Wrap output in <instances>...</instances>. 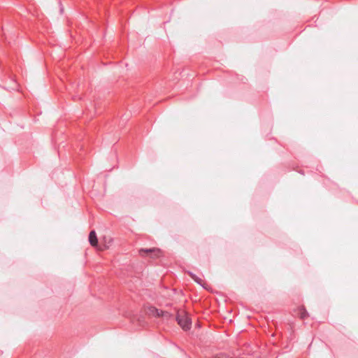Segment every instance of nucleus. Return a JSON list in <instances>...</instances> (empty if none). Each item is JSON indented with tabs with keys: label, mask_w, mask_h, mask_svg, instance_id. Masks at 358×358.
Instances as JSON below:
<instances>
[{
	"label": "nucleus",
	"mask_w": 358,
	"mask_h": 358,
	"mask_svg": "<svg viewBox=\"0 0 358 358\" xmlns=\"http://www.w3.org/2000/svg\"><path fill=\"white\" fill-rule=\"evenodd\" d=\"M299 314L300 315V317L303 320L306 318L308 316V313L304 307H301L299 309Z\"/></svg>",
	"instance_id": "423d86ee"
},
{
	"label": "nucleus",
	"mask_w": 358,
	"mask_h": 358,
	"mask_svg": "<svg viewBox=\"0 0 358 358\" xmlns=\"http://www.w3.org/2000/svg\"><path fill=\"white\" fill-rule=\"evenodd\" d=\"M139 255L143 257H150L151 258H157L162 255V250L157 248H141L138 250Z\"/></svg>",
	"instance_id": "f03ea898"
},
{
	"label": "nucleus",
	"mask_w": 358,
	"mask_h": 358,
	"mask_svg": "<svg viewBox=\"0 0 358 358\" xmlns=\"http://www.w3.org/2000/svg\"><path fill=\"white\" fill-rule=\"evenodd\" d=\"M89 242L92 246H96L98 244V239L94 230L90 232L89 234Z\"/></svg>",
	"instance_id": "20e7f679"
},
{
	"label": "nucleus",
	"mask_w": 358,
	"mask_h": 358,
	"mask_svg": "<svg viewBox=\"0 0 358 358\" xmlns=\"http://www.w3.org/2000/svg\"><path fill=\"white\" fill-rule=\"evenodd\" d=\"M148 310L150 315L157 317H162L164 320H168L173 317V315L171 313L167 311L157 309V308L153 306L150 307Z\"/></svg>",
	"instance_id": "7ed1b4c3"
},
{
	"label": "nucleus",
	"mask_w": 358,
	"mask_h": 358,
	"mask_svg": "<svg viewBox=\"0 0 358 358\" xmlns=\"http://www.w3.org/2000/svg\"><path fill=\"white\" fill-rule=\"evenodd\" d=\"M176 320L178 324L185 331L189 330L192 327V320L187 313L183 310L177 312Z\"/></svg>",
	"instance_id": "f257e3e1"
},
{
	"label": "nucleus",
	"mask_w": 358,
	"mask_h": 358,
	"mask_svg": "<svg viewBox=\"0 0 358 358\" xmlns=\"http://www.w3.org/2000/svg\"><path fill=\"white\" fill-rule=\"evenodd\" d=\"M189 275L191 276V278L196 282H197L198 284H199L201 286H203V280L200 278H199L198 276H196L195 274H194L192 272H189Z\"/></svg>",
	"instance_id": "39448f33"
}]
</instances>
